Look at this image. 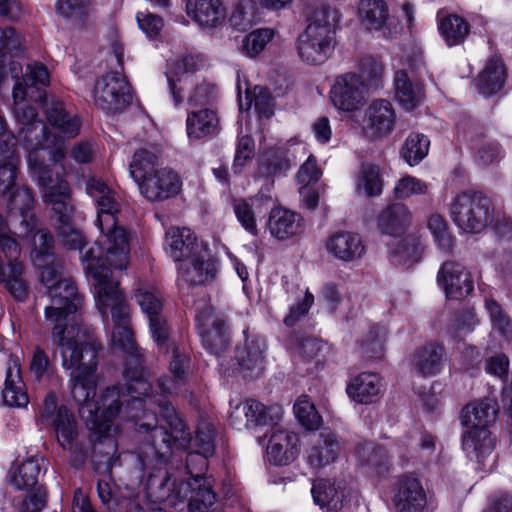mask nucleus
Segmentation results:
<instances>
[{"mask_svg": "<svg viewBox=\"0 0 512 512\" xmlns=\"http://www.w3.org/2000/svg\"><path fill=\"white\" fill-rule=\"evenodd\" d=\"M52 344L60 349L62 366L70 370V388L79 405V414L87 427H95L98 405L95 402L97 354L100 343L90 327L64 333L56 328L51 335Z\"/></svg>", "mask_w": 512, "mask_h": 512, "instance_id": "nucleus-1", "label": "nucleus"}, {"mask_svg": "<svg viewBox=\"0 0 512 512\" xmlns=\"http://www.w3.org/2000/svg\"><path fill=\"white\" fill-rule=\"evenodd\" d=\"M148 395H141L144 403L139 410L138 433L142 436L138 457L143 466L167 459L173 446L183 447L190 440V433L170 402Z\"/></svg>", "mask_w": 512, "mask_h": 512, "instance_id": "nucleus-2", "label": "nucleus"}, {"mask_svg": "<svg viewBox=\"0 0 512 512\" xmlns=\"http://www.w3.org/2000/svg\"><path fill=\"white\" fill-rule=\"evenodd\" d=\"M21 145L29 151L28 166L38 184L47 190V197L56 207H64L68 197V182L60 176L62 161L66 157V144L62 138L50 135L43 121H36L19 129Z\"/></svg>", "mask_w": 512, "mask_h": 512, "instance_id": "nucleus-3", "label": "nucleus"}, {"mask_svg": "<svg viewBox=\"0 0 512 512\" xmlns=\"http://www.w3.org/2000/svg\"><path fill=\"white\" fill-rule=\"evenodd\" d=\"M42 268L40 279L47 287L51 304L45 308V320L51 326V335L56 328L64 333H74L75 330L87 326L70 318L82 305V295L71 277H64V266L54 257L37 265Z\"/></svg>", "mask_w": 512, "mask_h": 512, "instance_id": "nucleus-4", "label": "nucleus"}, {"mask_svg": "<svg viewBox=\"0 0 512 512\" xmlns=\"http://www.w3.org/2000/svg\"><path fill=\"white\" fill-rule=\"evenodd\" d=\"M86 191L97 205L96 225L106 245V261L115 269H125L130 251L129 235L123 226L118 225L121 204L117 195L104 181L95 177L86 181Z\"/></svg>", "mask_w": 512, "mask_h": 512, "instance_id": "nucleus-5", "label": "nucleus"}, {"mask_svg": "<svg viewBox=\"0 0 512 512\" xmlns=\"http://www.w3.org/2000/svg\"><path fill=\"white\" fill-rule=\"evenodd\" d=\"M126 384L107 387L98 400L99 406L96 412L95 427H88L99 436H105L111 430L113 419L121 412L125 405L124 413L127 418L138 421L139 410L143 409L141 395H148L152 389L151 383L145 378L141 368H125L123 372Z\"/></svg>", "mask_w": 512, "mask_h": 512, "instance_id": "nucleus-6", "label": "nucleus"}, {"mask_svg": "<svg viewBox=\"0 0 512 512\" xmlns=\"http://www.w3.org/2000/svg\"><path fill=\"white\" fill-rule=\"evenodd\" d=\"M337 11L329 6L316 7L307 18L305 30L297 39L300 59L309 65L323 64L335 47Z\"/></svg>", "mask_w": 512, "mask_h": 512, "instance_id": "nucleus-7", "label": "nucleus"}, {"mask_svg": "<svg viewBox=\"0 0 512 512\" xmlns=\"http://www.w3.org/2000/svg\"><path fill=\"white\" fill-rule=\"evenodd\" d=\"M100 260L99 247L88 250L83 256L87 273L94 280L96 306L104 321L111 314L113 326L130 323V306L118 287L119 283L112 280L110 268L98 265Z\"/></svg>", "mask_w": 512, "mask_h": 512, "instance_id": "nucleus-8", "label": "nucleus"}, {"mask_svg": "<svg viewBox=\"0 0 512 512\" xmlns=\"http://www.w3.org/2000/svg\"><path fill=\"white\" fill-rule=\"evenodd\" d=\"M200 451L190 452L186 457V469L190 480L181 482L167 495L170 505L177 507L188 500L190 512H201L210 508L216 501V494L212 490L210 481L204 477L208 469V457Z\"/></svg>", "mask_w": 512, "mask_h": 512, "instance_id": "nucleus-9", "label": "nucleus"}, {"mask_svg": "<svg viewBox=\"0 0 512 512\" xmlns=\"http://www.w3.org/2000/svg\"><path fill=\"white\" fill-rule=\"evenodd\" d=\"M449 213L459 229L466 233H480L493 221L494 204L486 193L469 189L451 200Z\"/></svg>", "mask_w": 512, "mask_h": 512, "instance_id": "nucleus-10", "label": "nucleus"}, {"mask_svg": "<svg viewBox=\"0 0 512 512\" xmlns=\"http://www.w3.org/2000/svg\"><path fill=\"white\" fill-rule=\"evenodd\" d=\"M93 99L107 114L122 112L132 102L131 87L121 71L109 72L96 80Z\"/></svg>", "mask_w": 512, "mask_h": 512, "instance_id": "nucleus-11", "label": "nucleus"}, {"mask_svg": "<svg viewBox=\"0 0 512 512\" xmlns=\"http://www.w3.org/2000/svg\"><path fill=\"white\" fill-rule=\"evenodd\" d=\"M196 321L203 347L209 353L221 356L230 346L226 320L212 307H205L196 314Z\"/></svg>", "mask_w": 512, "mask_h": 512, "instance_id": "nucleus-12", "label": "nucleus"}, {"mask_svg": "<svg viewBox=\"0 0 512 512\" xmlns=\"http://www.w3.org/2000/svg\"><path fill=\"white\" fill-rule=\"evenodd\" d=\"M333 106L342 112H355L366 102V88L361 76L348 72L335 78L329 92Z\"/></svg>", "mask_w": 512, "mask_h": 512, "instance_id": "nucleus-13", "label": "nucleus"}, {"mask_svg": "<svg viewBox=\"0 0 512 512\" xmlns=\"http://www.w3.org/2000/svg\"><path fill=\"white\" fill-rule=\"evenodd\" d=\"M44 201L52 206V209L54 213L57 215L59 222L61 225L58 228V235L65 247H67L70 250H80L81 252V260H83L84 254L92 249L99 247L101 249V260L98 265L106 266L105 263L109 265V263L106 261V247L103 248L99 245L98 241L94 243L93 246L89 247L85 251H83L85 239L82 233L76 229H74L70 225V220L73 213V204L71 199V189L70 185L68 184V197L63 201V206L66 207H56L55 202L50 201L47 197V190H45L44 193ZM84 263V261H82ZM85 265V264H83ZM84 268L87 270L86 266Z\"/></svg>", "mask_w": 512, "mask_h": 512, "instance_id": "nucleus-14", "label": "nucleus"}, {"mask_svg": "<svg viewBox=\"0 0 512 512\" xmlns=\"http://www.w3.org/2000/svg\"><path fill=\"white\" fill-rule=\"evenodd\" d=\"M396 118V111L389 100L374 99L364 112L362 132L370 140H383L394 131Z\"/></svg>", "mask_w": 512, "mask_h": 512, "instance_id": "nucleus-15", "label": "nucleus"}, {"mask_svg": "<svg viewBox=\"0 0 512 512\" xmlns=\"http://www.w3.org/2000/svg\"><path fill=\"white\" fill-rule=\"evenodd\" d=\"M17 139L7 131V123L0 115V196L6 197L17 185L19 158L15 153Z\"/></svg>", "mask_w": 512, "mask_h": 512, "instance_id": "nucleus-16", "label": "nucleus"}, {"mask_svg": "<svg viewBox=\"0 0 512 512\" xmlns=\"http://www.w3.org/2000/svg\"><path fill=\"white\" fill-rule=\"evenodd\" d=\"M281 416L280 406L266 407L263 403L247 399L233 407L229 422L237 429L253 428L273 423Z\"/></svg>", "mask_w": 512, "mask_h": 512, "instance_id": "nucleus-17", "label": "nucleus"}, {"mask_svg": "<svg viewBox=\"0 0 512 512\" xmlns=\"http://www.w3.org/2000/svg\"><path fill=\"white\" fill-rule=\"evenodd\" d=\"M135 298L142 312L149 320L152 338L157 344H164L169 337V326L163 315V303L160 292L148 288L136 290Z\"/></svg>", "mask_w": 512, "mask_h": 512, "instance_id": "nucleus-18", "label": "nucleus"}, {"mask_svg": "<svg viewBox=\"0 0 512 512\" xmlns=\"http://www.w3.org/2000/svg\"><path fill=\"white\" fill-rule=\"evenodd\" d=\"M392 502L396 512H423L427 498L420 480L410 474L398 477Z\"/></svg>", "mask_w": 512, "mask_h": 512, "instance_id": "nucleus-19", "label": "nucleus"}, {"mask_svg": "<svg viewBox=\"0 0 512 512\" xmlns=\"http://www.w3.org/2000/svg\"><path fill=\"white\" fill-rule=\"evenodd\" d=\"M437 282L448 299L460 300L474 289L472 277L463 265L455 261L444 262L437 274Z\"/></svg>", "mask_w": 512, "mask_h": 512, "instance_id": "nucleus-20", "label": "nucleus"}, {"mask_svg": "<svg viewBox=\"0 0 512 512\" xmlns=\"http://www.w3.org/2000/svg\"><path fill=\"white\" fill-rule=\"evenodd\" d=\"M181 187V179L174 171L161 168L140 184L139 191L147 200L161 202L177 196Z\"/></svg>", "mask_w": 512, "mask_h": 512, "instance_id": "nucleus-21", "label": "nucleus"}, {"mask_svg": "<svg viewBox=\"0 0 512 512\" xmlns=\"http://www.w3.org/2000/svg\"><path fill=\"white\" fill-rule=\"evenodd\" d=\"M178 282L188 285H202L211 280L216 273L215 262L210 254L201 249L187 261L177 265Z\"/></svg>", "mask_w": 512, "mask_h": 512, "instance_id": "nucleus-22", "label": "nucleus"}, {"mask_svg": "<svg viewBox=\"0 0 512 512\" xmlns=\"http://www.w3.org/2000/svg\"><path fill=\"white\" fill-rule=\"evenodd\" d=\"M245 341L242 345H237L235 350V360L237 367L234 372H249L255 376L259 375L264 366L265 341L259 336H248L244 331Z\"/></svg>", "mask_w": 512, "mask_h": 512, "instance_id": "nucleus-23", "label": "nucleus"}, {"mask_svg": "<svg viewBox=\"0 0 512 512\" xmlns=\"http://www.w3.org/2000/svg\"><path fill=\"white\" fill-rule=\"evenodd\" d=\"M341 452L338 436L331 431L314 435L307 450V461L314 469H320L333 463Z\"/></svg>", "mask_w": 512, "mask_h": 512, "instance_id": "nucleus-24", "label": "nucleus"}, {"mask_svg": "<svg viewBox=\"0 0 512 512\" xmlns=\"http://www.w3.org/2000/svg\"><path fill=\"white\" fill-rule=\"evenodd\" d=\"M269 461L274 465H287L299 454V438L297 434L283 428H273L267 446Z\"/></svg>", "mask_w": 512, "mask_h": 512, "instance_id": "nucleus-25", "label": "nucleus"}, {"mask_svg": "<svg viewBox=\"0 0 512 512\" xmlns=\"http://www.w3.org/2000/svg\"><path fill=\"white\" fill-rule=\"evenodd\" d=\"M271 195L259 193L248 199H235L233 210L241 226L250 234L256 236L258 233L256 215L267 211L273 205Z\"/></svg>", "mask_w": 512, "mask_h": 512, "instance_id": "nucleus-26", "label": "nucleus"}, {"mask_svg": "<svg viewBox=\"0 0 512 512\" xmlns=\"http://www.w3.org/2000/svg\"><path fill=\"white\" fill-rule=\"evenodd\" d=\"M327 251L336 259L352 262L365 253V245L359 234L350 231H337L326 242Z\"/></svg>", "mask_w": 512, "mask_h": 512, "instance_id": "nucleus-27", "label": "nucleus"}, {"mask_svg": "<svg viewBox=\"0 0 512 512\" xmlns=\"http://www.w3.org/2000/svg\"><path fill=\"white\" fill-rule=\"evenodd\" d=\"M499 405L494 398H483L467 404L461 413V422L469 429H489L496 421Z\"/></svg>", "mask_w": 512, "mask_h": 512, "instance_id": "nucleus-28", "label": "nucleus"}, {"mask_svg": "<svg viewBox=\"0 0 512 512\" xmlns=\"http://www.w3.org/2000/svg\"><path fill=\"white\" fill-rule=\"evenodd\" d=\"M166 245L170 257L178 264L187 261L203 249L194 233L188 228L171 227L166 232Z\"/></svg>", "mask_w": 512, "mask_h": 512, "instance_id": "nucleus-29", "label": "nucleus"}, {"mask_svg": "<svg viewBox=\"0 0 512 512\" xmlns=\"http://www.w3.org/2000/svg\"><path fill=\"white\" fill-rule=\"evenodd\" d=\"M388 6L383 0H361L359 20L368 31H381L384 37L391 36Z\"/></svg>", "mask_w": 512, "mask_h": 512, "instance_id": "nucleus-30", "label": "nucleus"}, {"mask_svg": "<svg viewBox=\"0 0 512 512\" xmlns=\"http://www.w3.org/2000/svg\"><path fill=\"white\" fill-rule=\"evenodd\" d=\"M267 227L273 237L287 240L303 231V218L298 213L284 208H271Z\"/></svg>", "mask_w": 512, "mask_h": 512, "instance_id": "nucleus-31", "label": "nucleus"}, {"mask_svg": "<svg viewBox=\"0 0 512 512\" xmlns=\"http://www.w3.org/2000/svg\"><path fill=\"white\" fill-rule=\"evenodd\" d=\"M412 213L403 203H393L386 206L378 215L377 226L384 234L400 236L409 228Z\"/></svg>", "mask_w": 512, "mask_h": 512, "instance_id": "nucleus-32", "label": "nucleus"}, {"mask_svg": "<svg viewBox=\"0 0 512 512\" xmlns=\"http://www.w3.org/2000/svg\"><path fill=\"white\" fill-rule=\"evenodd\" d=\"M186 12L200 26L209 28L218 26L226 17L221 0H187Z\"/></svg>", "mask_w": 512, "mask_h": 512, "instance_id": "nucleus-33", "label": "nucleus"}, {"mask_svg": "<svg viewBox=\"0 0 512 512\" xmlns=\"http://www.w3.org/2000/svg\"><path fill=\"white\" fill-rule=\"evenodd\" d=\"M2 397L4 404L10 407H25L29 403L25 384L21 377L20 365L12 357L7 363Z\"/></svg>", "mask_w": 512, "mask_h": 512, "instance_id": "nucleus-34", "label": "nucleus"}, {"mask_svg": "<svg viewBox=\"0 0 512 512\" xmlns=\"http://www.w3.org/2000/svg\"><path fill=\"white\" fill-rule=\"evenodd\" d=\"M395 98L407 111L415 109L424 99L423 85L419 79L411 78L405 69H399L394 76Z\"/></svg>", "mask_w": 512, "mask_h": 512, "instance_id": "nucleus-35", "label": "nucleus"}, {"mask_svg": "<svg viewBox=\"0 0 512 512\" xmlns=\"http://www.w3.org/2000/svg\"><path fill=\"white\" fill-rule=\"evenodd\" d=\"M506 79V67L502 59L494 55L487 60L484 68L478 74L475 85L481 94L491 96L503 88Z\"/></svg>", "mask_w": 512, "mask_h": 512, "instance_id": "nucleus-36", "label": "nucleus"}, {"mask_svg": "<svg viewBox=\"0 0 512 512\" xmlns=\"http://www.w3.org/2000/svg\"><path fill=\"white\" fill-rule=\"evenodd\" d=\"M381 378L375 373H361L347 385L348 396L359 404H371L379 399L382 392Z\"/></svg>", "mask_w": 512, "mask_h": 512, "instance_id": "nucleus-37", "label": "nucleus"}, {"mask_svg": "<svg viewBox=\"0 0 512 512\" xmlns=\"http://www.w3.org/2000/svg\"><path fill=\"white\" fill-rule=\"evenodd\" d=\"M21 71L22 67L19 63L11 62L10 72L12 78L15 80L14 86L19 83L25 90L36 88L38 98L42 100L46 95V92L44 89H42V87H45L49 84V73L47 68L40 63L27 65L25 75L22 79H20L19 72Z\"/></svg>", "mask_w": 512, "mask_h": 512, "instance_id": "nucleus-38", "label": "nucleus"}, {"mask_svg": "<svg viewBox=\"0 0 512 512\" xmlns=\"http://www.w3.org/2000/svg\"><path fill=\"white\" fill-rule=\"evenodd\" d=\"M357 461L359 465L379 476L388 474L391 468L387 451L372 442H365L358 446Z\"/></svg>", "mask_w": 512, "mask_h": 512, "instance_id": "nucleus-39", "label": "nucleus"}, {"mask_svg": "<svg viewBox=\"0 0 512 512\" xmlns=\"http://www.w3.org/2000/svg\"><path fill=\"white\" fill-rule=\"evenodd\" d=\"M444 357L443 346L429 343L418 348L412 360V365L419 375L434 376L442 369Z\"/></svg>", "mask_w": 512, "mask_h": 512, "instance_id": "nucleus-40", "label": "nucleus"}, {"mask_svg": "<svg viewBox=\"0 0 512 512\" xmlns=\"http://www.w3.org/2000/svg\"><path fill=\"white\" fill-rule=\"evenodd\" d=\"M48 123L56 129L65 138L76 137L80 132L81 122L76 115L70 114L63 102L57 101L51 103L45 109Z\"/></svg>", "mask_w": 512, "mask_h": 512, "instance_id": "nucleus-41", "label": "nucleus"}, {"mask_svg": "<svg viewBox=\"0 0 512 512\" xmlns=\"http://www.w3.org/2000/svg\"><path fill=\"white\" fill-rule=\"evenodd\" d=\"M495 438L489 429H469L463 434L462 447L469 457H475L477 461H483L494 448Z\"/></svg>", "mask_w": 512, "mask_h": 512, "instance_id": "nucleus-42", "label": "nucleus"}, {"mask_svg": "<svg viewBox=\"0 0 512 512\" xmlns=\"http://www.w3.org/2000/svg\"><path fill=\"white\" fill-rule=\"evenodd\" d=\"M50 421L59 444L63 449L73 451L78 436V424L74 415L67 407L60 406Z\"/></svg>", "mask_w": 512, "mask_h": 512, "instance_id": "nucleus-43", "label": "nucleus"}, {"mask_svg": "<svg viewBox=\"0 0 512 512\" xmlns=\"http://www.w3.org/2000/svg\"><path fill=\"white\" fill-rule=\"evenodd\" d=\"M188 359L181 355L178 349L173 350V358L170 362L169 370L172 378L161 377L157 381V386L163 394H178L187 381Z\"/></svg>", "mask_w": 512, "mask_h": 512, "instance_id": "nucleus-44", "label": "nucleus"}, {"mask_svg": "<svg viewBox=\"0 0 512 512\" xmlns=\"http://www.w3.org/2000/svg\"><path fill=\"white\" fill-rule=\"evenodd\" d=\"M218 124V117L213 110L205 108L193 111L187 115V135L190 139H201L214 134L218 129Z\"/></svg>", "mask_w": 512, "mask_h": 512, "instance_id": "nucleus-45", "label": "nucleus"}, {"mask_svg": "<svg viewBox=\"0 0 512 512\" xmlns=\"http://www.w3.org/2000/svg\"><path fill=\"white\" fill-rule=\"evenodd\" d=\"M438 29L448 47L461 45L470 32L469 23L461 16L449 14L439 20Z\"/></svg>", "mask_w": 512, "mask_h": 512, "instance_id": "nucleus-46", "label": "nucleus"}, {"mask_svg": "<svg viewBox=\"0 0 512 512\" xmlns=\"http://www.w3.org/2000/svg\"><path fill=\"white\" fill-rule=\"evenodd\" d=\"M7 202V208L12 210H18L23 216V223L25 222L28 226V233H33L36 228V219L34 216H30L29 220L25 219L24 213L29 211L34 204V197L32 191L26 186H18L13 190H10V193L3 197Z\"/></svg>", "mask_w": 512, "mask_h": 512, "instance_id": "nucleus-47", "label": "nucleus"}, {"mask_svg": "<svg viewBox=\"0 0 512 512\" xmlns=\"http://www.w3.org/2000/svg\"><path fill=\"white\" fill-rule=\"evenodd\" d=\"M157 166L158 157L153 152L141 149L134 153L129 165V173L138 188L145 179L159 170Z\"/></svg>", "mask_w": 512, "mask_h": 512, "instance_id": "nucleus-48", "label": "nucleus"}, {"mask_svg": "<svg viewBox=\"0 0 512 512\" xmlns=\"http://www.w3.org/2000/svg\"><path fill=\"white\" fill-rule=\"evenodd\" d=\"M311 493L315 504L327 507V511H342L344 503L339 499V493L328 479H317L313 482Z\"/></svg>", "mask_w": 512, "mask_h": 512, "instance_id": "nucleus-49", "label": "nucleus"}, {"mask_svg": "<svg viewBox=\"0 0 512 512\" xmlns=\"http://www.w3.org/2000/svg\"><path fill=\"white\" fill-rule=\"evenodd\" d=\"M289 151L283 147H274L266 152L260 165V173L266 177L285 174L291 168Z\"/></svg>", "mask_w": 512, "mask_h": 512, "instance_id": "nucleus-50", "label": "nucleus"}, {"mask_svg": "<svg viewBox=\"0 0 512 512\" xmlns=\"http://www.w3.org/2000/svg\"><path fill=\"white\" fill-rule=\"evenodd\" d=\"M39 461L43 458L31 457L11 472L10 482L17 490H29L36 485L41 470Z\"/></svg>", "mask_w": 512, "mask_h": 512, "instance_id": "nucleus-51", "label": "nucleus"}, {"mask_svg": "<svg viewBox=\"0 0 512 512\" xmlns=\"http://www.w3.org/2000/svg\"><path fill=\"white\" fill-rule=\"evenodd\" d=\"M393 261L397 264L416 263L421 258L422 248L418 238L407 236L389 245Z\"/></svg>", "mask_w": 512, "mask_h": 512, "instance_id": "nucleus-52", "label": "nucleus"}, {"mask_svg": "<svg viewBox=\"0 0 512 512\" xmlns=\"http://www.w3.org/2000/svg\"><path fill=\"white\" fill-rule=\"evenodd\" d=\"M356 190L368 197L382 193V179L379 167L372 163H362L356 180Z\"/></svg>", "mask_w": 512, "mask_h": 512, "instance_id": "nucleus-53", "label": "nucleus"}, {"mask_svg": "<svg viewBox=\"0 0 512 512\" xmlns=\"http://www.w3.org/2000/svg\"><path fill=\"white\" fill-rule=\"evenodd\" d=\"M430 141L421 133H410L401 149V155L410 165L419 164L428 154Z\"/></svg>", "mask_w": 512, "mask_h": 512, "instance_id": "nucleus-54", "label": "nucleus"}, {"mask_svg": "<svg viewBox=\"0 0 512 512\" xmlns=\"http://www.w3.org/2000/svg\"><path fill=\"white\" fill-rule=\"evenodd\" d=\"M27 94L28 90L23 89L19 83L13 87L14 115L22 126L40 121L36 109L26 102Z\"/></svg>", "mask_w": 512, "mask_h": 512, "instance_id": "nucleus-55", "label": "nucleus"}, {"mask_svg": "<svg viewBox=\"0 0 512 512\" xmlns=\"http://www.w3.org/2000/svg\"><path fill=\"white\" fill-rule=\"evenodd\" d=\"M112 342L120 350L135 357V368L142 369L140 359L136 353L137 347L130 323L113 326Z\"/></svg>", "mask_w": 512, "mask_h": 512, "instance_id": "nucleus-56", "label": "nucleus"}, {"mask_svg": "<svg viewBox=\"0 0 512 512\" xmlns=\"http://www.w3.org/2000/svg\"><path fill=\"white\" fill-rule=\"evenodd\" d=\"M429 189V183L414 176L406 175L396 182L393 194L396 199L404 200L411 196L426 195Z\"/></svg>", "mask_w": 512, "mask_h": 512, "instance_id": "nucleus-57", "label": "nucleus"}, {"mask_svg": "<svg viewBox=\"0 0 512 512\" xmlns=\"http://www.w3.org/2000/svg\"><path fill=\"white\" fill-rule=\"evenodd\" d=\"M294 413L298 421L308 430H316L321 425V416L307 396H301L294 404Z\"/></svg>", "mask_w": 512, "mask_h": 512, "instance_id": "nucleus-58", "label": "nucleus"}, {"mask_svg": "<svg viewBox=\"0 0 512 512\" xmlns=\"http://www.w3.org/2000/svg\"><path fill=\"white\" fill-rule=\"evenodd\" d=\"M273 35V30L267 28L250 32L242 41V52L251 58L257 56L272 40Z\"/></svg>", "mask_w": 512, "mask_h": 512, "instance_id": "nucleus-59", "label": "nucleus"}, {"mask_svg": "<svg viewBox=\"0 0 512 512\" xmlns=\"http://www.w3.org/2000/svg\"><path fill=\"white\" fill-rule=\"evenodd\" d=\"M427 227L434 237L435 242L443 251H450L453 247L454 240L450 235L447 223L440 214H431L427 221Z\"/></svg>", "mask_w": 512, "mask_h": 512, "instance_id": "nucleus-60", "label": "nucleus"}, {"mask_svg": "<svg viewBox=\"0 0 512 512\" xmlns=\"http://www.w3.org/2000/svg\"><path fill=\"white\" fill-rule=\"evenodd\" d=\"M33 250L31 257L35 265H41V262L53 258L54 238L50 232L41 229L33 239Z\"/></svg>", "mask_w": 512, "mask_h": 512, "instance_id": "nucleus-61", "label": "nucleus"}, {"mask_svg": "<svg viewBox=\"0 0 512 512\" xmlns=\"http://www.w3.org/2000/svg\"><path fill=\"white\" fill-rule=\"evenodd\" d=\"M257 21L254 6L249 2L237 4L230 17L231 25L241 31L251 28Z\"/></svg>", "mask_w": 512, "mask_h": 512, "instance_id": "nucleus-62", "label": "nucleus"}, {"mask_svg": "<svg viewBox=\"0 0 512 512\" xmlns=\"http://www.w3.org/2000/svg\"><path fill=\"white\" fill-rule=\"evenodd\" d=\"M486 307L489 312L493 328L505 337L512 336V323L510 318L501 309L495 300L486 301Z\"/></svg>", "mask_w": 512, "mask_h": 512, "instance_id": "nucleus-63", "label": "nucleus"}, {"mask_svg": "<svg viewBox=\"0 0 512 512\" xmlns=\"http://www.w3.org/2000/svg\"><path fill=\"white\" fill-rule=\"evenodd\" d=\"M360 71L370 86L375 88L380 86L384 75V66L380 59L372 56L362 59Z\"/></svg>", "mask_w": 512, "mask_h": 512, "instance_id": "nucleus-64", "label": "nucleus"}]
</instances>
